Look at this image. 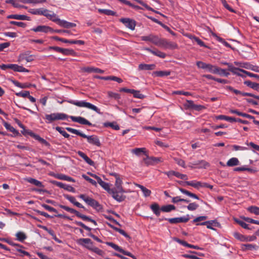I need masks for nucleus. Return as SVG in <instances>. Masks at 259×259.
<instances>
[{
    "label": "nucleus",
    "instance_id": "obj_15",
    "mask_svg": "<svg viewBox=\"0 0 259 259\" xmlns=\"http://www.w3.org/2000/svg\"><path fill=\"white\" fill-rule=\"evenodd\" d=\"M70 118L73 121L78 122L83 125H88L89 126H91L92 125L89 121L81 116H70Z\"/></svg>",
    "mask_w": 259,
    "mask_h": 259
},
{
    "label": "nucleus",
    "instance_id": "obj_17",
    "mask_svg": "<svg viewBox=\"0 0 259 259\" xmlns=\"http://www.w3.org/2000/svg\"><path fill=\"white\" fill-rule=\"evenodd\" d=\"M230 71L235 75H236L239 76H241L242 77H245V75L243 74H245L247 75L248 71L244 70L242 69H240L237 67H235L233 66V68H231Z\"/></svg>",
    "mask_w": 259,
    "mask_h": 259
},
{
    "label": "nucleus",
    "instance_id": "obj_54",
    "mask_svg": "<svg viewBox=\"0 0 259 259\" xmlns=\"http://www.w3.org/2000/svg\"><path fill=\"white\" fill-rule=\"evenodd\" d=\"M133 95L134 97L140 99H144L145 97L144 95L142 94L139 91L135 90L133 91Z\"/></svg>",
    "mask_w": 259,
    "mask_h": 259
},
{
    "label": "nucleus",
    "instance_id": "obj_56",
    "mask_svg": "<svg viewBox=\"0 0 259 259\" xmlns=\"http://www.w3.org/2000/svg\"><path fill=\"white\" fill-rule=\"evenodd\" d=\"M174 160L179 165H180L184 168L186 167L185 162L183 159L175 157V158H174Z\"/></svg>",
    "mask_w": 259,
    "mask_h": 259
},
{
    "label": "nucleus",
    "instance_id": "obj_25",
    "mask_svg": "<svg viewBox=\"0 0 259 259\" xmlns=\"http://www.w3.org/2000/svg\"><path fill=\"white\" fill-rule=\"evenodd\" d=\"M83 70L84 72H86L88 73L95 72V73H103L104 72V71L103 70H102L98 68L94 67H84L83 69Z\"/></svg>",
    "mask_w": 259,
    "mask_h": 259
},
{
    "label": "nucleus",
    "instance_id": "obj_26",
    "mask_svg": "<svg viewBox=\"0 0 259 259\" xmlns=\"http://www.w3.org/2000/svg\"><path fill=\"white\" fill-rule=\"evenodd\" d=\"M8 19H14L20 20H29V18L23 15H10L7 16Z\"/></svg>",
    "mask_w": 259,
    "mask_h": 259
},
{
    "label": "nucleus",
    "instance_id": "obj_64",
    "mask_svg": "<svg viewBox=\"0 0 259 259\" xmlns=\"http://www.w3.org/2000/svg\"><path fill=\"white\" fill-rule=\"evenodd\" d=\"M105 125L106 126H110L112 127L113 129L115 130H119V126L118 124H115L113 122H107L105 123Z\"/></svg>",
    "mask_w": 259,
    "mask_h": 259
},
{
    "label": "nucleus",
    "instance_id": "obj_16",
    "mask_svg": "<svg viewBox=\"0 0 259 259\" xmlns=\"http://www.w3.org/2000/svg\"><path fill=\"white\" fill-rule=\"evenodd\" d=\"M161 47L169 49H176L178 48V45L172 41H170L163 38Z\"/></svg>",
    "mask_w": 259,
    "mask_h": 259
},
{
    "label": "nucleus",
    "instance_id": "obj_2",
    "mask_svg": "<svg viewBox=\"0 0 259 259\" xmlns=\"http://www.w3.org/2000/svg\"><path fill=\"white\" fill-rule=\"evenodd\" d=\"M67 102L72 105H75L78 107H83L86 108L93 111H95L97 113H100V110L97 106L94 105L87 102L84 100L81 101H77V100H68Z\"/></svg>",
    "mask_w": 259,
    "mask_h": 259
},
{
    "label": "nucleus",
    "instance_id": "obj_63",
    "mask_svg": "<svg viewBox=\"0 0 259 259\" xmlns=\"http://www.w3.org/2000/svg\"><path fill=\"white\" fill-rule=\"evenodd\" d=\"M242 218L243 219L244 221H245L246 222L259 225L258 221L254 220L250 218L245 217H242Z\"/></svg>",
    "mask_w": 259,
    "mask_h": 259
},
{
    "label": "nucleus",
    "instance_id": "obj_8",
    "mask_svg": "<svg viewBox=\"0 0 259 259\" xmlns=\"http://www.w3.org/2000/svg\"><path fill=\"white\" fill-rule=\"evenodd\" d=\"M209 165L208 162L203 160L189 162L188 166L192 169L206 168Z\"/></svg>",
    "mask_w": 259,
    "mask_h": 259
},
{
    "label": "nucleus",
    "instance_id": "obj_38",
    "mask_svg": "<svg viewBox=\"0 0 259 259\" xmlns=\"http://www.w3.org/2000/svg\"><path fill=\"white\" fill-rule=\"evenodd\" d=\"M218 119L225 120L230 122H236V118L232 117H229L224 115H220L217 117Z\"/></svg>",
    "mask_w": 259,
    "mask_h": 259
},
{
    "label": "nucleus",
    "instance_id": "obj_42",
    "mask_svg": "<svg viewBox=\"0 0 259 259\" xmlns=\"http://www.w3.org/2000/svg\"><path fill=\"white\" fill-rule=\"evenodd\" d=\"M98 12L100 14H104L108 16H115L116 12L108 9H99Z\"/></svg>",
    "mask_w": 259,
    "mask_h": 259
},
{
    "label": "nucleus",
    "instance_id": "obj_44",
    "mask_svg": "<svg viewBox=\"0 0 259 259\" xmlns=\"http://www.w3.org/2000/svg\"><path fill=\"white\" fill-rule=\"evenodd\" d=\"M17 240L20 242H23L27 238L25 234L22 232H18L16 234Z\"/></svg>",
    "mask_w": 259,
    "mask_h": 259
},
{
    "label": "nucleus",
    "instance_id": "obj_24",
    "mask_svg": "<svg viewBox=\"0 0 259 259\" xmlns=\"http://www.w3.org/2000/svg\"><path fill=\"white\" fill-rule=\"evenodd\" d=\"M156 65L155 64H140L139 65L138 68L141 70H152L155 69Z\"/></svg>",
    "mask_w": 259,
    "mask_h": 259
},
{
    "label": "nucleus",
    "instance_id": "obj_47",
    "mask_svg": "<svg viewBox=\"0 0 259 259\" xmlns=\"http://www.w3.org/2000/svg\"><path fill=\"white\" fill-rule=\"evenodd\" d=\"M247 210L251 213L256 215H259V207L255 206H251L247 208Z\"/></svg>",
    "mask_w": 259,
    "mask_h": 259
},
{
    "label": "nucleus",
    "instance_id": "obj_37",
    "mask_svg": "<svg viewBox=\"0 0 259 259\" xmlns=\"http://www.w3.org/2000/svg\"><path fill=\"white\" fill-rule=\"evenodd\" d=\"M132 153L137 156H139L141 153H143L145 155H147L146 148H136L133 149L132 151Z\"/></svg>",
    "mask_w": 259,
    "mask_h": 259
},
{
    "label": "nucleus",
    "instance_id": "obj_62",
    "mask_svg": "<svg viewBox=\"0 0 259 259\" xmlns=\"http://www.w3.org/2000/svg\"><path fill=\"white\" fill-rule=\"evenodd\" d=\"M74 224H76L77 226L81 227L82 228H83L84 229H85L87 231H91V228H90V227L87 226L83 223H82L81 222H79V221H76L74 222Z\"/></svg>",
    "mask_w": 259,
    "mask_h": 259
},
{
    "label": "nucleus",
    "instance_id": "obj_31",
    "mask_svg": "<svg viewBox=\"0 0 259 259\" xmlns=\"http://www.w3.org/2000/svg\"><path fill=\"white\" fill-rule=\"evenodd\" d=\"M161 211L164 212H169L172 210L176 209V207L174 205L168 204L166 205H163L161 207Z\"/></svg>",
    "mask_w": 259,
    "mask_h": 259
},
{
    "label": "nucleus",
    "instance_id": "obj_12",
    "mask_svg": "<svg viewBox=\"0 0 259 259\" xmlns=\"http://www.w3.org/2000/svg\"><path fill=\"white\" fill-rule=\"evenodd\" d=\"M168 221L169 223L174 224L180 223H187L190 220L189 215L188 214L186 217H182L180 218L165 219Z\"/></svg>",
    "mask_w": 259,
    "mask_h": 259
},
{
    "label": "nucleus",
    "instance_id": "obj_60",
    "mask_svg": "<svg viewBox=\"0 0 259 259\" xmlns=\"http://www.w3.org/2000/svg\"><path fill=\"white\" fill-rule=\"evenodd\" d=\"M22 130L21 131V132L24 136L29 135L30 136H31V137L33 138V135L35 134L34 133H33L32 132H31V131L26 130L25 128V126L23 128H22Z\"/></svg>",
    "mask_w": 259,
    "mask_h": 259
},
{
    "label": "nucleus",
    "instance_id": "obj_35",
    "mask_svg": "<svg viewBox=\"0 0 259 259\" xmlns=\"http://www.w3.org/2000/svg\"><path fill=\"white\" fill-rule=\"evenodd\" d=\"M239 164V161L236 157L230 158L227 162V165L228 166H234Z\"/></svg>",
    "mask_w": 259,
    "mask_h": 259
},
{
    "label": "nucleus",
    "instance_id": "obj_46",
    "mask_svg": "<svg viewBox=\"0 0 259 259\" xmlns=\"http://www.w3.org/2000/svg\"><path fill=\"white\" fill-rule=\"evenodd\" d=\"M54 12L51 11H49L47 9L42 8V11L41 13V15H43L45 17H46L48 19H52L51 17L53 16L52 14H53Z\"/></svg>",
    "mask_w": 259,
    "mask_h": 259
},
{
    "label": "nucleus",
    "instance_id": "obj_33",
    "mask_svg": "<svg viewBox=\"0 0 259 259\" xmlns=\"http://www.w3.org/2000/svg\"><path fill=\"white\" fill-rule=\"evenodd\" d=\"M33 138L36 140L39 141L40 143L45 145L47 147H50V144L44 139L41 138L39 135L35 134L33 135Z\"/></svg>",
    "mask_w": 259,
    "mask_h": 259
},
{
    "label": "nucleus",
    "instance_id": "obj_11",
    "mask_svg": "<svg viewBox=\"0 0 259 259\" xmlns=\"http://www.w3.org/2000/svg\"><path fill=\"white\" fill-rule=\"evenodd\" d=\"M112 175L115 177L116 180L115 183V187L112 188V189H115L119 192H125L124 190L122 187V181L120 178V176L116 173H113L112 174Z\"/></svg>",
    "mask_w": 259,
    "mask_h": 259
},
{
    "label": "nucleus",
    "instance_id": "obj_36",
    "mask_svg": "<svg viewBox=\"0 0 259 259\" xmlns=\"http://www.w3.org/2000/svg\"><path fill=\"white\" fill-rule=\"evenodd\" d=\"M3 124H4V126L5 127V128L7 130H8L10 132L13 133L14 134L17 135L19 134V132H18V131H17L15 128H14L9 123L5 121V122H4Z\"/></svg>",
    "mask_w": 259,
    "mask_h": 259
},
{
    "label": "nucleus",
    "instance_id": "obj_5",
    "mask_svg": "<svg viewBox=\"0 0 259 259\" xmlns=\"http://www.w3.org/2000/svg\"><path fill=\"white\" fill-rule=\"evenodd\" d=\"M0 68L2 70H5L7 69H10L14 71L23 72H29V70L22 66H19L17 64H2L0 65Z\"/></svg>",
    "mask_w": 259,
    "mask_h": 259
},
{
    "label": "nucleus",
    "instance_id": "obj_50",
    "mask_svg": "<svg viewBox=\"0 0 259 259\" xmlns=\"http://www.w3.org/2000/svg\"><path fill=\"white\" fill-rule=\"evenodd\" d=\"M223 6L230 12L236 13V11L232 9L227 3L226 0H220Z\"/></svg>",
    "mask_w": 259,
    "mask_h": 259
},
{
    "label": "nucleus",
    "instance_id": "obj_32",
    "mask_svg": "<svg viewBox=\"0 0 259 259\" xmlns=\"http://www.w3.org/2000/svg\"><path fill=\"white\" fill-rule=\"evenodd\" d=\"M136 186L138 188H140V189L142 190L143 195L145 197H148L151 194V191L147 189L144 186L140 185V184H136Z\"/></svg>",
    "mask_w": 259,
    "mask_h": 259
},
{
    "label": "nucleus",
    "instance_id": "obj_23",
    "mask_svg": "<svg viewBox=\"0 0 259 259\" xmlns=\"http://www.w3.org/2000/svg\"><path fill=\"white\" fill-rule=\"evenodd\" d=\"M59 25L66 28L74 27L76 26L75 23L69 22L64 20L59 21Z\"/></svg>",
    "mask_w": 259,
    "mask_h": 259
},
{
    "label": "nucleus",
    "instance_id": "obj_27",
    "mask_svg": "<svg viewBox=\"0 0 259 259\" xmlns=\"http://www.w3.org/2000/svg\"><path fill=\"white\" fill-rule=\"evenodd\" d=\"M244 83L247 87L257 91H259V83L253 82L250 80H246L244 82Z\"/></svg>",
    "mask_w": 259,
    "mask_h": 259
},
{
    "label": "nucleus",
    "instance_id": "obj_52",
    "mask_svg": "<svg viewBox=\"0 0 259 259\" xmlns=\"http://www.w3.org/2000/svg\"><path fill=\"white\" fill-rule=\"evenodd\" d=\"M56 130L65 138H69L70 137V135L68 133H67L64 130H63L62 127L57 126L56 127Z\"/></svg>",
    "mask_w": 259,
    "mask_h": 259
},
{
    "label": "nucleus",
    "instance_id": "obj_48",
    "mask_svg": "<svg viewBox=\"0 0 259 259\" xmlns=\"http://www.w3.org/2000/svg\"><path fill=\"white\" fill-rule=\"evenodd\" d=\"M255 245L251 244H243L242 245V249L243 250H251L255 248Z\"/></svg>",
    "mask_w": 259,
    "mask_h": 259
},
{
    "label": "nucleus",
    "instance_id": "obj_7",
    "mask_svg": "<svg viewBox=\"0 0 259 259\" xmlns=\"http://www.w3.org/2000/svg\"><path fill=\"white\" fill-rule=\"evenodd\" d=\"M106 244L108 245V246L111 247L115 250L118 251L120 252V253H122L123 254H124L125 255H127L130 257H131L134 259H136V257H135V256L133 254H132L130 252L124 250L122 248H121L120 246L114 244L113 242H106Z\"/></svg>",
    "mask_w": 259,
    "mask_h": 259
},
{
    "label": "nucleus",
    "instance_id": "obj_53",
    "mask_svg": "<svg viewBox=\"0 0 259 259\" xmlns=\"http://www.w3.org/2000/svg\"><path fill=\"white\" fill-rule=\"evenodd\" d=\"M199 207V205L195 202H192L189 203L187 206V209L190 211H193L196 210Z\"/></svg>",
    "mask_w": 259,
    "mask_h": 259
},
{
    "label": "nucleus",
    "instance_id": "obj_49",
    "mask_svg": "<svg viewBox=\"0 0 259 259\" xmlns=\"http://www.w3.org/2000/svg\"><path fill=\"white\" fill-rule=\"evenodd\" d=\"M235 222L241 226L243 228L248 230H251L252 228L248 227V225L244 222L238 219H235Z\"/></svg>",
    "mask_w": 259,
    "mask_h": 259
},
{
    "label": "nucleus",
    "instance_id": "obj_45",
    "mask_svg": "<svg viewBox=\"0 0 259 259\" xmlns=\"http://www.w3.org/2000/svg\"><path fill=\"white\" fill-rule=\"evenodd\" d=\"M217 66L213 65L211 64H207L205 69H206L209 72L215 74L217 72Z\"/></svg>",
    "mask_w": 259,
    "mask_h": 259
},
{
    "label": "nucleus",
    "instance_id": "obj_43",
    "mask_svg": "<svg viewBox=\"0 0 259 259\" xmlns=\"http://www.w3.org/2000/svg\"><path fill=\"white\" fill-rule=\"evenodd\" d=\"M243 68L250 69L255 72H259V67L257 66H254L249 63H246L245 64V66H243Z\"/></svg>",
    "mask_w": 259,
    "mask_h": 259
},
{
    "label": "nucleus",
    "instance_id": "obj_61",
    "mask_svg": "<svg viewBox=\"0 0 259 259\" xmlns=\"http://www.w3.org/2000/svg\"><path fill=\"white\" fill-rule=\"evenodd\" d=\"M104 190L107 191L109 193L112 190V189L110 188V186L108 183H106L105 182H103L100 185Z\"/></svg>",
    "mask_w": 259,
    "mask_h": 259
},
{
    "label": "nucleus",
    "instance_id": "obj_55",
    "mask_svg": "<svg viewBox=\"0 0 259 259\" xmlns=\"http://www.w3.org/2000/svg\"><path fill=\"white\" fill-rule=\"evenodd\" d=\"M107 94L109 97L113 98L115 100H118L120 98V95L119 94L110 91L108 92Z\"/></svg>",
    "mask_w": 259,
    "mask_h": 259
},
{
    "label": "nucleus",
    "instance_id": "obj_21",
    "mask_svg": "<svg viewBox=\"0 0 259 259\" xmlns=\"http://www.w3.org/2000/svg\"><path fill=\"white\" fill-rule=\"evenodd\" d=\"M150 208L152 211V212L157 216L159 217L160 214V212L161 211V207H160L159 205L156 202L153 203L150 206Z\"/></svg>",
    "mask_w": 259,
    "mask_h": 259
},
{
    "label": "nucleus",
    "instance_id": "obj_58",
    "mask_svg": "<svg viewBox=\"0 0 259 259\" xmlns=\"http://www.w3.org/2000/svg\"><path fill=\"white\" fill-rule=\"evenodd\" d=\"M41 206L43 207L45 209L50 211V212H54L57 214L58 211L54 208L47 205L46 204H42Z\"/></svg>",
    "mask_w": 259,
    "mask_h": 259
},
{
    "label": "nucleus",
    "instance_id": "obj_14",
    "mask_svg": "<svg viewBox=\"0 0 259 259\" xmlns=\"http://www.w3.org/2000/svg\"><path fill=\"white\" fill-rule=\"evenodd\" d=\"M31 30L34 32H42L48 33L49 32H53L54 29L51 27L46 25H39L36 27L33 28Z\"/></svg>",
    "mask_w": 259,
    "mask_h": 259
},
{
    "label": "nucleus",
    "instance_id": "obj_29",
    "mask_svg": "<svg viewBox=\"0 0 259 259\" xmlns=\"http://www.w3.org/2000/svg\"><path fill=\"white\" fill-rule=\"evenodd\" d=\"M26 181L31 184H33L36 186H37L38 187H42L43 188L44 186L42 185V183L35 179L32 178H28L26 179Z\"/></svg>",
    "mask_w": 259,
    "mask_h": 259
},
{
    "label": "nucleus",
    "instance_id": "obj_51",
    "mask_svg": "<svg viewBox=\"0 0 259 259\" xmlns=\"http://www.w3.org/2000/svg\"><path fill=\"white\" fill-rule=\"evenodd\" d=\"M59 179L62 180H65L68 182H74L75 180L72 178L71 177L67 176L65 175H60L57 177Z\"/></svg>",
    "mask_w": 259,
    "mask_h": 259
},
{
    "label": "nucleus",
    "instance_id": "obj_40",
    "mask_svg": "<svg viewBox=\"0 0 259 259\" xmlns=\"http://www.w3.org/2000/svg\"><path fill=\"white\" fill-rule=\"evenodd\" d=\"M61 53L64 55H71L74 56L76 54L75 52L72 49H61Z\"/></svg>",
    "mask_w": 259,
    "mask_h": 259
},
{
    "label": "nucleus",
    "instance_id": "obj_1",
    "mask_svg": "<svg viewBox=\"0 0 259 259\" xmlns=\"http://www.w3.org/2000/svg\"><path fill=\"white\" fill-rule=\"evenodd\" d=\"M65 129L70 133L76 134L82 138H86L87 139L88 143L91 144L95 145L98 147L101 146V143L100 140L97 136H87L85 134L80 132L78 130L69 127H67L65 128Z\"/></svg>",
    "mask_w": 259,
    "mask_h": 259
},
{
    "label": "nucleus",
    "instance_id": "obj_59",
    "mask_svg": "<svg viewBox=\"0 0 259 259\" xmlns=\"http://www.w3.org/2000/svg\"><path fill=\"white\" fill-rule=\"evenodd\" d=\"M17 251L21 253L20 255L21 256H30V254L28 252L26 251L25 250H22L21 248H15V249H13V251Z\"/></svg>",
    "mask_w": 259,
    "mask_h": 259
},
{
    "label": "nucleus",
    "instance_id": "obj_18",
    "mask_svg": "<svg viewBox=\"0 0 259 259\" xmlns=\"http://www.w3.org/2000/svg\"><path fill=\"white\" fill-rule=\"evenodd\" d=\"M53 184H55L56 186L61 188H63L68 191L73 193L75 192V189L70 185H66L62 182L57 181H54Z\"/></svg>",
    "mask_w": 259,
    "mask_h": 259
},
{
    "label": "nucleus",
    "instance_id": "obj_9",
    "mask_svg": "<svg viewBox=\"0 0 259 259\" xmlns=\"http://www.w3.org/2000/svg\"><path fill=\"white\" fill-rule=\"evenodd\" d=\"M125 192H119L115 189H112L109 194L112 195V197L119 202L123 201L126 198V196L122 194Z\"/></svg>",
    "mask_w": 259,
    "mask_h": 259
},
{
    "label": "nucleus",
    "instance_id": "obj_39",
    "mask_svg": "<svg viewBox=\"0 0 259 259\" xmlns=\"http://www.w3.org/2000/svg\"><path fill=\"white\" fill-rule=\"evenodd\" d=\"M233 236L236 239L241 241H247L248 240V237L237 232L233 233Z\"/></svg>",
    "mask_w": 259,
    "mask_h": 259
},
{
    "label": "nucleus",
    "instance_id": "obj_4",
    "mask_svg": "<svg viewBox=\"0 0 259 259\" xmlns=\"http://www.w3.org/2000/svg\"><path fill=\"white\" fill-rule=\"evenodd\" d=\"M67 117L68 115L63 113H54L45 115V119L47 120V123H51L58 120H64Z\"/></svg>",
    "mask_w": 259,
    "mask_h": 259
},
{
    "label": "nucleus",
    "instance_id": "obj_57",
    "mask_svg": "<svg viewBox=\"0 0 259 259\" xmlns=\"http://www.w3.org/2000/svg\"><path fill=\"white\" fill-rule=\"evenodd\" d=\"M78 244L83 245L84 244H89L92 243V241L89 238H80L78 240Z\"/></svg>",
    "mask_w": 259,
    "mask_h": 259
},
{
    "label": "nucleus",
    "instance_id": "obj_20",
    "mask_svg": "<svg viewBox=\"0 0 259 259\" xmlns=\"http://www.w3.org/2000/svg\"><path fill=\"white\" fill-rule=\"evenodd\" d=\"M143 50H146L149 52V53L152 54L153 55L158 56L161 58H165L166 56L164 53H163L157 49H156L155 50H153L149 48H145L143 49Z\"/></svg>",
    "mask_w": 259,
    "mask_h": 259
},
{
    "label": "nucleus",
    "instance_id": "obj_6",
    "mask_svg": "<svg viewBox=\"0 0 259 259\" xmlns=\"http://www.w3.org/2000/svg\"><path fill=\"white\" fill-rule=\"evenodd\" d=\"M79 197L83 200L89 205L94 208L98 209L100 206V205L98 201L92 198L86 196L84 194L80 195Z\"/></svg>",
    "mask_w": 259,
    "mask_h": 259
},
{
    "label": "nucleus",
    "instance_id": "obj_28",
    "mask_svg": "<svg viewBox=\"0 0 259 259\" xmlns=\"http://www.w3.org/2000/svg\"><path fill=\"white\" fill-rule=\"evenodd\" d=\"M170 74V71H156L152 73V75L157 77L167 76Z\"/></svg>",
    "mask_w": 259,
    "mask_h": 259
},
{
    "label": "nucleus",
    "instance_id": "obj_22",
    "mask_svg": "<svg viewBox=\"0 0 259 259\" xmlns=\"http://www.w3.org/2000/svg\"><path fill=\"white\" fill-rule=\"evenodd\" d=\"M77 153L80 157L83 158V160L90 165L94 166L95 162L92 160H91L89 157H88L85 153L80 151H78L77 152Z\"/></svg>",
    "mask_w": 259,
    "mask_h": 259
},
{
    "label": "nucleus",
    "instance_id": "obj_13",
    "mask_svg": "<svg viewBox=\"0 0 259 259\" xmlns=\"http://www.w3.org/2000/svg\"><path fill=\"white\" fill-rule=\"evenodd\" d=\"M120 21L129 29L133 30L135 28L136 21L130 18H121Z\"/></svg>",
    "mask_w": 259,
    "mask_h": 259
},
{
    "label": "nucleus",
    "instance_id": "obj_34",
    "mask_svg": "<svg viewBox=\"0 0 259 259\" xmlns=\"http://www.w3.org/2000/svg\"><path fill=\"white\" fill-rule=\"evenodd\" d=\"M185 184L188 186H191L194 187L195 188L198 189L199 187H201V183L200 182H197L196 181H186Z\"/></svg>",
    "mask_w": 259,
    "mask_h": 259
},
{
    "label": "nucleus",
    "instance_id": "obj_30",
    "mask_svg": "<svg viewBox=\"0 0 259 259\" xmlns=\"http://www.w3.org/2000/svg\"><path fill=\"white\" fill-rule=\"evenodd\" d=\"M163 39L159 38L157 35H153L151 42L158 47H161Z\"/></svg>",
    "mask_w": 259,
    "mask_h": 259
},
{
    "label": "nucleus",
    "instance_id": "obj_3",
    "mask_svg": "<svg viewBox=\"0 0 259 259\" xmlns=\"http://www.w3.org/2000/svg\"><path fill=\"white\" fill-rule=\"evenodd\" d=\"M58 206L60 208L65 210L67 211H68L72 213H74L78 218L81 219L83 221L90 222L93 223L95 225H97V222L94 220H93L89 217L80 213L79 212H78V211L74 209L70 208L67 206L63 205L62 204H59L58 205Z\"/></svg>",
    "mask_w": 259,
    "mask_h": 259
},
{
    "label": "nucleus",
    "instance_id": "obj_41",
    "mask_svg": "<svg viewBox=\"0 0 259 259\" xmlns=\"http://www.w3.org/2000/svg\"><path fill=\"white\" fill-rule=\"evenodd\" d=\"M217 74H219L220 76L228 77L230 75V73L227 72L226 69H222L219 67L217 68Z\"/></svg>",
    "mask_w": 259,
    "mask_h": 259
},
{
    "label": "nucleus",
    "instance_id": "obj_10",
    "mask_svg": "<svg viewBox=\"0 0 259 259\" xmlns=\"http://www.w3.org/2000/svg\"><path fill=\"white\" fill-rule=\"evenodd\" d=\"M225 88L227 90H228L230 91L233 92L234 93H235L236 95H240L242 96H249V97H253L255 99H257L259 101V96H256L254 94H252L251 93H246V92H242L238 90L234 89L233 87L231 86H226Z\"/></svg>",
    "mask_w": 259,
    "mask_h": 259
},
{
    "label": "nucleus",
    "instance_id": "obj_19",
    "mask_svg": "<svg viewBox=\"0 0 259 259\" xmlns=\"http://www.w3.org/2000/svg\"><path fill=\"white\" fill-rule=\"evenodd\" d=\"M196 225H206L208 229L214 230L212 226L218 227L220 225V224L215 220H212L200 223H197Z\"/></svg>",
    "mask_w": 259,
    "mask_h": 259
}]
</instances>
